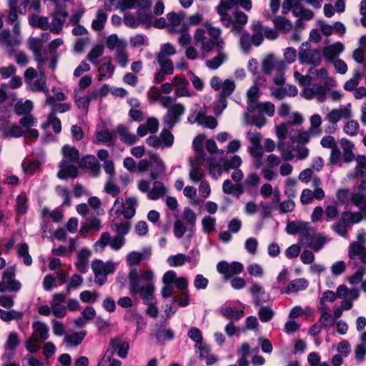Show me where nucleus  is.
I'll return each instance as SVG.
<instances>
[{
    "label": "nucleus",
    "mask_w": 366,
    "mask_h": 366,
    "mask_svg": "<svg viewBox=\"0 0 366 366\" xmlns=\"http://www.w3.org/2000/svg\"><path fill=\"white\" fill-rule=\"evenodd\" d=\"M79 165L80 168L89 169L94 177L98 176L100 172L99 164L96 157L93 155H87L83 157L79 162Z\"/></svg>",
    "instance_id": "nucleus-26"
},
{
    "label": "nucleus",
    "mask_w": 366,
    "mask_h": 366,
    "mask_svg": "<svg viewBox=\"0 0 366 366\" xmlns=\"http://www.w3.org/2000/svg\"><path fill=\"white\" fill-rule=\"evenodd\" d=\"M23 314L16 310H12L10 311H5L0 309V318L4 321L8 322L13 320H20L21 319Z\"/></svg>",
    "instance_id": "nucleus-56"
},
{
    "label": "nucleus",
    "mask_w": 366,
    "mask_h": 366,
    "mask_svg": "<svg viewBox=\"0 0 366 366\" xmlns=\"http://www.w3.org/2000/svg\"><path fill=\"white\" fill-rule=\"evenodd\" d=\"M195 121L198 124L209 129H214L217 125V121L214 117L212 116H207L201 112L197 114Z\"/></svg>",
    "instance_id": "nucleus-40"
},
{
    "label": "nucleus",
    "mask_w": 366,
    "mask_h": 366,
    "mask_svg": "<svg viewBox=\"0 0 366 366\" xmlns=\"http://www.w3.org/2000/svg\"><path fill=\"white\" fill-rule=\"evenodd\" d=\"M185 18L184 13L176 14L174 12L167 14V19L170 24L171 32H184L189 29V25L185 24L183 21Z\"/></svg>",
    "instance_id": "nucleus-16"
},
{
    "label": "nucleus",
    "mask_w": 366,
    "mask_h": 366,
    "mask_svg": "<svg viewBox=\"0 0 366 366\" xmlns=\"http://www.w3.org/2000/svg\"><path fill=\"white\" fill-rule=\"evenodd\" d=\"M221 314L232 322V320H238L242 317L243 310L239 311L234 307H227L221 310Z\"/></svg>",
    "instance_id": "nucleus-49"
},
{
    "label": "nucleus",
    "mask_w": 366,
    "mask_h": 366,
    "mask_svg": "<svg viewBox=\"0 0 366 366\" xmlns=\"http://www.w3.org/2000/svg\"><path fill=\"white\" fill-rule=\"evenodd\" d=\"M354 160L356 162L355 177H363L366 173V156L358 155Z\"/></svg>",
    "instance_id": "nucleus-47"
},
{
    "label": "nucleus",
    "mask_w": 366,
    "mask_h": 366,
    "mask_svg": "<svg viewBox=\"0 0 366 366\" xmlns=\"http://www.w3.org/2000/svg\"><path fill=\"white\" fill-rule=\"evenodd\" d=\"M302 46L298 54L300 62L302 64L311 65L314 67L320 65L322 56L320 50L310 47L303 48L304 44Z\"/></svg>",
    "instance_id": "nucleus-11"
},
{
    "label": "nucleus",
    "mask_w": 366,
    "mask_h": 366,
    "mask_svg": "<svg viewBox=\"0 0 366 366\" xmlns=\"http://www.w3.org/2000/svg\"><path fill=\"white\" fill-rule=\"evenodd\" d=\"M275 28L284 33L289 32L292 29V24L283 16H277L273 20Z\"/></svg>",
    "instance_id": "nucleus-45"
},
{
    "label": "nucleus",
    "mask_w": 366,
    "mask_h": 366,
    "mask_svg": "<svg viewBox=\"0 0 366 366\" xmlns=\"http://www.w3.org/2000/svg\"><path fill=\"white\" fill-rule=\"evenodd\" d=\"M310 127L307 129L310 133L313 134V137H320L322 135L323 129L322 127V117L318 114H312L310 117Z\"/></svg>",
    "instance_id": "nucleus-31"
},
{
    "label": "nucleus",
    "mask_w": 366,
    "mask_h": 366,
    "mask_svg": "<svg viewBox=\"0 0 366 366\" xmlns=\"http://www.w3.org/2000/svg\"><path fill=\"white\" fill-rule=\"evenodd\" d=\"M351 201L363 212V214L360 212H344L342 216L347 219V222L356 224L362 219H366V197L364 194L358 192L352 195Z\"/></svg>",
    "instance_id": "nucleus-8"
},
{
    "label": "nucleus",
    "mask_w": 366,
    "mask_h": 366,
    "mask_svg": "<svg viewBox=\"0 0 366 366\" xmlns=\"http://www.w3.org/2000/svg\"><path fill=\"white\" fill-rule=\"evenodd\" d=\"M343 49L344 45L340 42H337L324 47L322 54L327 61H332Z\"/></svg>",
    "instance_id": "nucleus-32"
},
{
    "label": "nucleus",
    "mask_w": 366,
    "mask_h": 366,
    "mask_svg": "<svg viewBox=\"0 0 366 366\" xmlns=\"http://www.w3.org/2000/svg\"><path fill=\"white\" fill-rule=\"evenodd\" d=\"M167 192V188L160 182H155L153 187L148 191L147 196L150 199L156 200L164 197Z\"/></svg>",
    "instance_id": "nucleus-37"
},
{
    "label": "nucleus",
    "mask_w": 366,
    "mask_h": 366,
    "mask_svg": "<svg viewBox=\"0 0 366 366\" xmlns=\"http://www.w3.org/2000/svg\"><path fill=\"white\" fill-rule=\"evenodd\" d=\"M242 163V159L238 155H234L231 159L226 160L223 163V167L224 171L228 172L230 169H238Z\"/></svg>",
    "instance_id": "nucleus-60"
},
{
    "label": "nucleus",
    "mask_w": 366,
    "mask_h": 366,
    "mask_svg": "<svg viewBox=\"0 0 366 366\" xmlns=\"http://www.w3.org/2000/svg\"><path fill=\"white\" fill-rule=\"evenodd\" d=\"M338 298L342 301L339 307H335L333 311L334 320L340 318L342 315L343 310H349L353 307V301L358 298L359 291L357 289L349 290L345 285H342L337 287Z\"/></svg>",
    "instance_id": "nucleus-5"
},
{
    "label": "nucleus",
    "mask_w": 366,
    "mask_h": 366,
    "mask_svg": "<svg viewBox=\"0 0 366 366\" xmlns=\"http://www.w3.org/2000/svg\"><path fill=\"white\" fill-rule=\"evenodd\" d=\"M151 163V174L152 179H157L160 175L163 174L165 172V165L161 160L159 156L154 153H151L149 155Z\"/></svg>",
    "instance_id": "nucleus-23"
},
{
    "label": "nucleus",
    "mask_w": 366,
    "mask_h": 366,
    "mask_svg": "<svg viewBox=\"0 0 366 366\" xmlns=\"http://www.w3.org/2000/svg\"><path fill=\"white\" fill-rule=\"evenodd\" d=\"M222 191L227 194H237L239 196L242 194L243 189L241 184H234L229 179H226L222 184Z\"/></svg>",
    "instance_id": "nucleus-46"
},
{
    "label": "nucleus",
    "mask_w": 366,
    "mask_h": 366,
    "mask_svg": "<svg viewBox=\"0 0 366 366\" xmlns=\"http://www.w3.org/2000/svg\"><path fill=\"white\" fill-rule=\"evenodd\" d=\"M234 0H221L220 3L216 7V11L220 16V21L225 27H229L230 24V15L228 11L232 9L235 5Z\"/></svg>",
    "instance_id": "nucleus-18"
},
{
    "label": "nucleus",
    "mask_w": 366,
    "mask_h": 366,
    "mask_svg": "<svg viewBox=\"0 0 366 366\" xmlns=\"http://www.w3.org/2000/svg\"><path fill=\"white\" fill-rule=\"evenodd\" d=\"M54 5L55 9L51 14L52 21L49 24V30L51 33L58 34L61 32L69 14L66 6L60 4L59 2L54 1Z\"/></svg>",
    "instance_id": "nucleus-9"
},
{
    "label": "nucleus",
    "mask_w": 366,
    "mask_h": 366,
    "mask_svg": "<svg viewBox=\"0 0 366 366\" xmlns=\"http://www.w3.org/2000/svg\"><path fill=\"white\" fill-rule=\"evenodd\" d=\"M104 190L107 194H111L114 197L118 196L121 191L119 186L114 182V177H109L108 181L105 184Z\"/></svg>",
    "instance_id": "nucleus-61"
},
{
    "label": "nucleus",
    "mask_w": 366,
    "mask_h": 366,
    "mask_svg": "<svg viewBox=\"0 0 366 366\" xmlns=\"http://www.w3.org/2000/svg\"><path fill=\"white\" fill-rule=\"evenodd\" d=\"M327 241V239L325 235L321 233L316 234L310 247H312L314 251L317 252L324 247Z\"/></svg>",
    "instance_id": "nucleus-64"
},
{
    "label": "nucleus",
    "mask_w": 366,
    "mask_h": 366,
    "mask_svg": "<svg viewBox=\"0 0 366 366\" xmlns=\"http://www.w3.org/2000/svg\"><path fill=\"white\" fill-rule=\"evenodd\" d=\"M115 69V66L112 64V60L109 57H104L102 59L100 66L99 68V79L102 80L103 78H110Z\"/></svg>",
    "instance_id": "nucleus-28"
},
{
    "label": "nucleus",
    "mask_w": 366,
    "mask_h": 366,
    "mask_svg": "<svg viewBox=\"0 0 366 366\" xmlns=\"http://www.w3.org/2000/svg\"><path fill=\"white\" fill-rule=\"evenodd\" d=\"M197 348L199 350V357L204 359L207 365H212L217 361V358L214 355L209 354V350L207 347L198 345Z\"/></svg>",
    "instance_id": "nucleus-54"
},
{
    "label": "nucleus",
    "mask_w": 366,
    "mask_h": 366,
    "mask_svg": "<svg viewBox=\"0 0 366 366\" xmlns=\"http://www.w3.org/2000/svg\"><path fill=\"white\" fill-rule=\"evenodd\" d=\"M91 255L92 252L87 248H83L78 252L76 267L79 272L82 273L86 272Z\"/></svg>",
    "instance_id": "nucleus-30"
},
{
    "label": "nucleus",
    "mask_w": 366,
    "mask_h": 366,
    "mask_svg": "<svg viewBox=\"0 0 366 366\" xmlns=\"http://www.w3.org/2000/svg\"><path fill=\"white\" fill-rule=\"evenodd\" d=\"M33 330L31 335L38 338V340L44 341L49 337V328L45 323L39 321L34 322Z\"/></svg>",
    "instance_id": "nucleus-34"
},
{
    "label": "nucleus",
    "mask_w": 366,
    "mask_h": 366,
    "mask_svg": "<svg viewBox=\"0 0 366 366\" xmlns=\"http://www.w3.org/2000/svg\"><path fill=\"white\" fill-rule=\"evenodd\" d=\"M209 84L212 89L219 92L218 99L214 102V113L219 115L227 107V98L234 92L236 84L234 81L231 79L222 80L217 76L211 78Z\"/></svg>",
    "instance_id": "nucleus-2"
},
{
    "label": "nucleus",
    "mask_w": 366,
    "mask_h": 366,
    "mask_svg": "<svg viewBox=\"0 0 366 366\" xmlns=\"http://www.w3.org/2000/svg\"><path fill=\"white\" fill-rule=\"evenodd\" d=\"M234 20H232L230 17V24L229 27H231V31L235 34H239L244 26L247 23L248 17L246 14L241 11H236L233 13Z\"/></svg>",
    "instance_id": "nucleus-21"
},
{
    "label": "nucleus",
    "mask_w": 366,
    "mask_h": 366,
    "mask_svg": "<svg viewBox=\"0 0 366 366\" xmlns=\"http://www.w3.org/2000/svg\"><path fill=\"white\" fill-rule=\"evenodd\" d=\"M111 241V236L109 232H103L98 241L94 244V248L97 252H102L105 247L109 244Z\"/></svg>",
    "instance_id": "nucleus-59"
},
{
    "label": "nucleus",
    "mask_w": 366,
    "mask_h": 366,
    "mask_svg": "<svg viewBox=\"0 0 366 366\" xmlns=\"http://www.w3.org/2000/svg\"><path fill=\"white\" fill-rule=\"evenodd\" d=\"M316 234L315 229L305 222L300 232V244L305 247L310 246Z\"/></svg>",
    "instance_id": "nucleus-24"
},
{
    "label": "nucleus",
    "mask_w": 366,
    "mask_h": 366,
    "mask_svg": "<svg viewBox=\"0 0 366 366\" xmlns=\"http://www.w3.org/2000/svg\"><path fill=\"white\" fill-rule=\"evenodd\" d=\"M184 107L182 104H175L172 105L169 108L168 112L164 118V123L169 127H172L179 121V117L184 113Z\"/></svg>",
    "instance_id": "nucleus-20"
},
{
    "label": "nucleus",
    "mask_w": 366,
    "mask_h": 366,
    "mask_svg": "<svg viewBox=\"0 0 366 366\" xmlns=\"http://www.w3.org/2000/svg\"><path fill=\"white\" fill-rule=\"evenodd\" d=\"M18 255L22 257L24 262L26 265H30L32 263V258L29 254V246L26 243H21L17 246Z\"/></svg>",
    "instance_id": "nucleus-53"
},
{
    "label": "nucleus",
    "mask_w": 366,
    "mask_h": 366,
    "mask_svg": "<svg viewBox=\"0 0 366 366\" xmlns=\"http://www.w3.org/2000/svg\"><path fill=\"white\" fill-rule=\"evenodd\" d=\"M137 202V199L134 197H130L126 199L124 209V217L125 219H131L135 215Z\"/></svg>",
    "instance_id": "nucleus-38"
},
{
    "label": "nucleus",
    "mask_w": 366,
    "mask_h": 366,
    "mask_svg": "<svg viewBox=\"0 0 366 366\" xmlns=\"http://www.w3.org/2000/svg\"><path fill=\"white\" fill-rule=\"evenodd\" d=\"M352 117L351 104H349L345 107L332 109L326 114L325 119L329 123L336 125L340 119H350Z\"/></svg>",
    "instance_id": "nucleus-15"
},
{
    "label": "nucleus",
    "mask_w": 366,
    "mask_h": 366,
    "mask_svg": "<svg viewBox=\"0 0 366 366\" xmlns=\"http://www.w3.org/2000/svg\"><path fill=\"white\" fill-rule=\"evenodd\" d=\"M340 146L343 150V158L345 162L349 163L354 160L355 154L353 150L355 149V144L346 139L342 138L340 141Z\"/></svg>",
    "instance_id": "nucleus-29"
},
{
    "label": "nucleus",
    "mask_w": 366,
    "mask_h": 366,
    "mask_svg": "<svg viewBox=\"0 0 366 366\" xmlns=\"http://www.w3.org/2000/svg\"><path fill=\"white\" fill-rule=\"evenodd\" d=\"M147 281V285H139L137 280V277H133L132 280V287L130 292L132 294H138L143 299L144 303L154 302V292L155 287L153 283L154 273L148 272L142 277Z\"/></svg>",
    "instance_id": "nucleus-4"
},
{
    "label": "nucleus",
    "mask_w": 366,
    "mask_h": 366,
    "mask_svg": "<svg viewBox=\"0 0 366 366\" xmlns=\"http://www.w3.org/2000/svg\"><path fill=\"white\" fill-rule=\"evenodd\" d=\"M107 46L109 49H114L116 51L119 48H126L127 43L124 40L120 39L118 38L117 35L112 34L110 35L107 40Z\"/></svg>",
    "instance_id": "nucleus-48"
},
{
    "label": "nucleus",
    "mask_w": 366,
    "mask_h": 366,
    "mask_svg": "<svg viewBox=\"0 0 366 366\" xmlns=\"http://www.w3.org/2000/svg\"><path fill=\"white\" fill-rule=\"evenodd\" d=\"M21 26L16 23L12 28V33L9 29H4L0 32V46L3 47L9 56L15 53V47L21 44Z\"/></svg>",
    "instance_id": "nucleus-3"
},
{
    "label": "nucleus",
    "mask_w": 366,
    "mask_h": 366,
    "mask_svg": "<svg viewBox=\"0 0 366 366\" xmlns=\"http://www.w3.org/2000/svg\"><path fill=\"white\" fill-rule=\"evenodd\" d=\"M302 0H284L282 6V12L284 14H288L291 10L295 16L298 18L297 24L302 21H309L312 19L315 13L305 8L302 4Z\"/></svg>",
    "instance_id": "nucleus-6"
},
{
    "label": "nucleus",
    "mask_w": 366,
    "mask_h": 366,
    "mask_svg": "<svg viewBox=\"0 0 366 366\" xmlns=\"http://www.w3.org/2000/svg\"><path fill=\"white\" fill-rule=\"evenodd\" d=\"M63 154L64 157V159L67 162H76L79 157V154L78 150H76L74 147H71L69 146H64L63 147Z\"/></svg>",
    "instance_id": "nucleus-51"
},
{
    "label": "nucleus",
    "mask_w": 366,
    "mask_h": 366,
    "mask_svg": "<svg viewBox=\"0 0 366 366\" xmlns=\"http://www.w3.org/2000/svg\"><path fill=\"white\" fill-rule=\"evenodd\" d=\"M177 53L175 47L170 43H166L161 46L159 51L156 57L167 58L168 56L174 55Z\"/></svg>",
    "instance_id": "nucleus-58"
},
{
    "label": "nucleus",
    "mask_w": 366,
    "mask_h": 366,
    "mask_svg": "<svg viewBox=\"0 0 366 366\" xmlns=\"http://www.w3.org/2000/svg\"><path fill=\"white\" fill-rule=\"evenodd\" d=\"M308 286V282L303 278H299L290 282L287 287L286 293L297 292L305 290Z\"/></svg>",
    "instance_id": "nucleus-43"
},
{
    "label": "nucleus",
    "mask_w": 366,
    "mask_h": 366,
    "mask_svg": "<svg viewBox=\"0 0 366 366\" xmlns=\"http://www.w3.org/2000/svg\"><path fill=\"white\" fill-rule=\"evenodd\" d=\"M308 71L310 74H316L317 79L322 81L326 87L330 88L337 86V81L334 78L329 76L328 71L325 68H321L320 69L311 68Z\"/></svg>",
    "instance_id": "nucleus-25"
},
{
    "label": "nucleus",
    "mask_w": 366,
    "mask_h": 366,
    "mask_svg": "<svg viewBox=\"0 0 366 366\" xmlns=\"http://www.w3.org/2000/svg\"><path fill=\"white\" fill-rule=\"evenodd\" d=\"M124 202L122 198H117L110 209L109 214L113 219H120L122 215L124 216Z\"/></svg>",
    "instance_id": "nucleus-44"
},
{
    "label": "nucleus",
    "mask_w": 366,
    "mask_h": 366,
    "mask_svg": "<svg viewBox=\"0 0 366 366\" xmlns=\"http://www.w3.org/2000/svg\"><path fill=\"white\" fill-rule=\"evenodd\" d=\"M107 15L102 9L97 11L96 19L92 21V26L94 30L100 31L104 28V24L107 21Z\"/></svg>",
    "instance_id": "nucleus-50"
},
{
    "label": "nucleus",
    "mask_w": 366,
    "mask_h": 366,
    "mask_svg": "<svg viewBox=\"0 0 366 366\" xmlns=\"http://www.w3.org/2000/svg\"><path fill=\"white\" fill-rule=\"evenodd\" d=\"M32 108L33 104L29 100L25 102H19L15 104L14 112L17 115H21L30 112Z\"/></svg>",
    "instance_id": "nucleus-57"
},
{
    "label": "nucleus",
    "mask_w": 366,
    "mask_h": 366,
    "mask_svg": "<svg viewBox=\"0 0 366 366\" xmlns=\"http://www.w3.org/2000/svg\"><path fill=\"white\" fill-rule=\"evenodd\" d=\"M21 288V283L15 280V269L14 267L7 268L3 273L2 281L0 282V292L6 290L16 292Z\"/></svg>",
    "instance_id": "nucleus-12"
},
{
    "label": "nucleus",
    "mask_w": 366,
    "mask_h": 366,
    "mask_svg": "<svg viewBox=\"0 0 366 366\" xmlns=\"http://www.w3.org/2000/svg\"><path fill=\"white\" fill-rule=\"evenodd\" d=\"M120 220L121 219H112L111 227L117 234H121L124 237L129 233L132 225L129 222L122 223Z\"/></svg>",
    "instance_id": "nucleus-42"
},
{
    "label": "nucleus",
    "mask_w": 366,
    "mask_h": 366,
    "mask_svg": "<svg viewBox=\"0 0 366 366\" xmlns=\"http://www.w3.org/2000/svg\"><path fill=\"white\" fill-rule=\"evenodd\" d=\"M204 29L199 28L194 34V41L199 46L203 56H206L217 49V54L205 63L207 68L216 70L220 67L228 59L227 53L224 50V40L221 37L222 29L212 25L209 22L204 24Z\"/></svg>",
    "instance_id": "nucleus-1"
},
{
    "label": "nucleus",
    "mask_w": 366,
    "mask_h": 366,
    "mask_svg": "<svg viewBox=\"0 0 366 366\" xmlns=\"http://www.w3.org/2000/svg\"><path fill=\"white\" fill-rule=\"evenodd\" d=\"M85 336L84 332H74L65 337V342L71 345L77 346L79 345Z\"/></svg>",
    "instance_id": "nucleus-62"
},
{
    "label": "nucleus",
    "mask_w": 366,
    "mask_h": 366,
    "mask_svg": "<svg viewBox=\"0 0 366 366\" xmlns=\"http://www.w3.org/2000/svg\"><path fill=\"white\" fill-rule=\"evenodd\" d=\"M117 264L112 260L104 262L102 259H94L91 264L94 274V281L102 286L107 280V275L115 272Z\"/></svg>",
    "instance_id": "nucleus-7"
},
{
    "label": "nucleus",
    "mask_w": 366,
    "mask_h": 366,
    "mask_svg": "<svg viewBox=\"0 0 366 366\" xmlns=\"http://www.w3.org/2000/svg\"><path fill=\"white\" fill-rule=\"evenodd\" d=\"M182 219L187 222L191 228L194 227L197 221L195 212L190 208H185L182 212Z\"/></svg>",
    "instance_id": "nucleus-63"
},
{
    "label": "nucleus",
    "mask_w": 366,
    "mask_h": 366,
    "mask_svg": "<svg viewBox=\"0 0 366 366\" xmlns=\"http://www.w3.org/2000/svg\"><path fill=\"white\" fill-rule=\"evenodd\" d=\"M190 165L189 179L192 182L197 183L204 177V172L202 168L198 167L199 164H197L196 159L190 160Z\"/></svg>",
    "instance_id": "nucleus-41"
},
{
    "label": "nucleus",
    "mask_w": 366,
    "mask_h": 366,
    "mask_svg": "<svg viewBox=\"0 0 366 366\" xmlns=\"http://www.w3.org/2000/svg\"><path fill=\"white\" fill-rule=\"evenodd\" d=\"M59 167L60 169L57 174L59 179H64L67 177L75 178L78 176L76 167L69 164L66 160L61 161Z\"/></svg>",
    "instance_id": "nucleus-27"
},
{
    "label": "nucleus",
    "mask_w": 366,
    "mask_h": 366,
    "mask_svg": "<svg viewBox=\"0 0 366 366\" xmlns=\"http://www.w3.org/2000/svg\"><path fill=\"white\" fill-rule=\"evenodd\" d=\"M366 233L362 232L358 234L357 240L352 242L349 246L348 257L354 259L359 256L362 263L366 264Z\"/></svg>",
    "instance_id": "nucleus-10"
},
{
    "label": "nucleus",
    "mask_w": 366,
    "mask_h": 366,
    "mask_svg": "<svg viewBox=\"0 0 366 366\" xmlns=\"http://www.w3.org/2000/svg\"><path fill=\"white\" fill-rule=\"evenodd\" d=\"M359 124L357 121L350 119L345 122L343 127L344 132L351 137L356 136L359 132Z\"/></svg>",
    "instance_id": "nucleus-52"
},
{
    "label": "nucleus",
    "mask_w": 366,
    "mask_h": 366,
    "mask_svg": "<svg viewBox=\"0 0 366 366\" xmlns=\"http://www.w3.org/2000/svg\"><path fill=\"white\" fill-rule=\"evenodd\" d=\"M116 131L119 135L121 140L125 144L131 145L136 143L137 140L136 135L132 133L126 126L122 124L119 125Z\"/></svg>",
    "instance_id": "nucleus-33"
},
{
    "label": "nucleus",
    "mask_w": 366,
    "mask_h": 366,
    "mask_svg": "<svg viewBox=\"0 0 366 366\" xmlns=\"http://www.w3.org/2000/svg\"><path fill=\"white\" fill-rule=\"evenodd\" d=\"M129 347V345L127 342H122L120 337H114L110 340L107 354L110 353L111 356H112L117 351L119 357L125 358L127 355Z\"/></svg>",
    "instance_id": "nucleus-19"
},
{
    "label": "nucleus",
    "mask_w": 366,
    "mask_h": 366,
    "mask_svg": "<svg viewBox=\"0 0 366 366\" xmlns=\"http://www.w3.org/2000/svg\"><path fill=\"white\" fill-rule=\"evenodd\" d=\"M204 137L202 135L197 136L193 141V147L196 152V162L197 164H202L204 161L205 153L203 150V142Z\"/></svg>",
    "instance_id": "nucleus-36"
},
{
    "label": "nucleus",
    "mask_w": 366,
    "mask_h": 366,
    "mask_svg": "<svg viewBox=\"0 0 366 366\" xmlns=\"http://www.w3.org/2000/svg\"><path fill=\"white\" fill-rule=\"evenodd\" d=\"M261 68L265 74H272L273 70L285 71L287 66L284 61L278 60L272 54H267L262 61Z\"/></svg>",
    "instance_id": "nucleus-14"
},
{
    "label": "nucleus",
    "mask_w": 366,
    "mask_h": 366,
    "mask_svg": "<svg viewBox=\"0 0 366 366\" xmlns=\"http://www.w3.org/2000/svg\"><path fill=\"white\" fill-rule=\"evenodd\" d=\"M169 264L172 267H179L183 265L186 262H190L191 258L183 254L170 256L167 259Z\"/></svg>",
    "instance_id": "nucleus-55"
},
{
    "label": "nucleus",
    "mask_w": 366,
    "mask_h": 366,
    "mask_svg": "<svg viewBox=\"0 0 366 366\" xmlns=\"http://www.w3.org/2000/svg\"><path fill=\"white\" fill-rule=\"evenodd\" d=\"M244 269V266L239 262L229 263L226 261H220L217 264V270L224 275V280H227L232 276L240 274Z\"/></svg>",
    "instance_id": "nucleus-13"
},
{
    "label": "nucleus",
    "mask_w": 366,
    "mask_h": 366,
    "mask_svg": "<svg viewBox=\"0 0 366 366\" xmlns=\"http://www.w3.org/2000/svg\"><path fill=\"white\" fill-rule=\"evenodd\" d=\"M326 88L319 84H314L311 87H305L302 92V97L307 100L316 98L319 102L326 100Z\"/></svg>",
    "instance_id": "nucleus-17"
},
{
    "label": "nucleus",
    "mask_w": 366,
    "mask_h": 366,
    "mask_svg": "<svg viewBox=\"0 0 366 366\" xmlns=\"http://www.w3.org/2000/svg\"><path fill=\"white\" fill-rule=\"evenodd\" d=\"M38 79L27 83V87L32 92H42L46 94L49 93V89L46 87L44 69L40 67Z\"/></svg>",
    "instance_id": "nucleus-22"
},
{
    "label": "nucleus",
    "mask_w": 366,
    "mask_h": 366,
    "mask_svg": "<svg viewBox=\"0 0 366 366\" xmlns=\"http://www.w3.org/2000/svg\"><path fill=\"white\" fill-rule=\"evenodd\" d=\"M29 24L33 27H38L42 30L49 29V19L45 16L33 14L29 18Z\"/></svg>",
    "instance_id": "nucleus-39"
},
{
    "label": "nucleus",
    "mask_w": 366,
    "mask_h": 366,
    "mask_svg": "<svg viewBox=\"0 0 366 366\" xmlns=\"http://www.w3.org/2000/svg\"><path fill=\"white\" fill-rule=\"evenodd\" d=\"M313 134L307 129H297L291 140L297 144H305L310 143Z\"/></svg>",
    "instance_id": "nucleus-35"
}]
</instances>
